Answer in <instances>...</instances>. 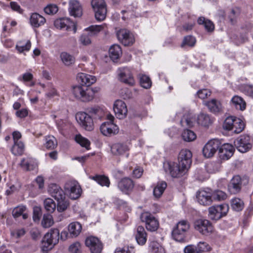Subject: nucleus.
I'll list each match as a JSON object with an SVG mask.
<instances>
[{"label": "nucleus", "mask_w": 253, "mask_h": 253, "mask_svg": "<svg viewBox=\"0 0 253 253\" xmlns=\"http://www.w3.org/2000/svg\"><path fill=\"white\" fill-rule=\"evenodd\" d=\"M59 231L57 228L51 229L43 237L42 241V250L46 253L58 243Z\"/></svg>", "instance_id": "obj_1"}, {"label": "nucleus", "mask_w": 253, "mask_h": 253, "mask_svg": "<svg viewBox=\"0 0 253 253\" xmlns=\"http://www.w3.org/2000/svg\"><path fill=\"white\" fill-rule=\"evenodd\" d=\"M190 228V224L187 220H182L174 227L171 235L173 239L179 242H185L187 232Z\"/></svg>", "instance_id": "obj_2"}, {"label": "nucleus", "mask_w": 253, "mask_h": 253, "mask_svg": "<svg viewBox=\"0 0 253 253\" xmlns=\"http://www.w3.org/2000/svg\"><path fill=\"white\" fill-rule=\"evenodd\" d=\"M72 93L78 99L83 102H88L93 98V91L84 85H78L72 88Z\"/></svg>", "instance_id": "obj_3"}, {"label": "nucleus", "mask_w": 253, "mask_h": 253, "mask_svg": "<svg viewBox=\"0 0 253 253\" xmlns=\"http://www.w3.org/2000/svg\"><path fill=\"white\" fill-rule=\"evenodd\" d=\"M107 118L108 121L101 124L100 130L103 135L110 136L117 134L119 131V127L113 123L114 117L111 114H108Z\"/></svg>", "instance_id": "obj_4"}, {"label": "nucleus", "mask_w": 253, "mask_h": 253, "mask_svg": "<svg viewBox=\"0 0 253 253\" xmlns=\"http://www.w3.org/2000/svg\"><path fill=\"white\" fill-rule=\"evenodd\" d=\"M91 6L95 13V17L98 21L104 20L106 16V4L104 0H92Z\"/></svg>", "instance_id": "obj_5"}, {"label": "nucleus", "mask_w": 253, "mask_h": 253, "mask_svg": "<svg viewBox=\"0 0 253 253\" xmlns=\"http://www.w3.org/2000/svg\"><path fill=\"white\" fill-rule=\"evenodd\" d=\"M228 210L227 204L212 206L209 208V216L212 220H217L225 216Z\"/></svg>", "instance_id": "obj_6"}, {"label": "nucleus", "mask_w": 253, "mask_h": 253, "mask_svg": "<svg viewBox=\"0 0 253 253\" xmlns=\"http://www.w3.org/2000/svg\"><path fill=\"white\" fill-rule=\"evenodd\" d=\"M76 119L83 129L89 131L93 130V119L88 113L84 112H78L76 115Z\"/></svg>", "instance_id": "obj_7"}, {"label": "nucleus", "mask_w": 253, "mask_h": 253, "mask_svg": "<svg viewBox=\"0 0 253 253\" xmlns=\"http://www.w3.org/2000/svg\"><path fill=\"white\" fill-rule=\"evenodd\" d=\"M194 226L196 230L205 236L211 235L214 230L211 223L207 219L196 220L194 223Z\"/></svg>", "instance_id": "obj_8"}, {"label": "nucleus", "mask_w": 253, "mask_h": 253, "mask_svg": "<svg viewBox=\"0 0 253 253\" xmlns=\"http://www.w3.org/2000/svg\"><path fill=\"white\" fill-rule=\"evenodd\" d=\"M164 168L166 172L169 171L172 177H180L187 173L188 170L180 167L179 164L174 163H166L164 164Z\"/></svg>", "instance_id": "obj_9"}, {"label": "nucleus", "mask_w": 253, "mask_h": 253, "mask_svg": "<svg viewBox=\"0 0 253 253\" xmlns=\"http://www.w3.org/2000/svg\"><path fill=\"white\" fill-rule=\"evenodd\" d=\"M234 145L239 151L245 153L252 148V140L249 135H243L235 140Z\"/></svg>", "instance_id": "obj_10"}, {"label": "nucleus", "mask_w": 253, "mask_h": 253, "mask_svg": "<svg viewBox=\"0 0 253 253\" xmlns=\"http://www.w3.org/2000/svg\"><path fill=\"white\" fill-rule=\"evenodd\" d=\"M140 219L142 222H145L146 229L151 232L156 231L159 226L158 220L150 213L143 212L140 215Z\"/></svg>", "instance_id": "obj_11"}, {"label": "nucleus", "mask_w": 253, "mask_h": 253, "mask_svg": "<svg viewBox=\"0 0 253 253\" xmlns=\"http://www.w3.org/2000/svg\"><path fill=\"white\" fill-rule=\"evenodd\" d=\"M192 154L188 149H182L179 153L178 161L179 166L186 169L188 170L192 164Z\"/></svg>", "instance_id": "obj_12"}, {"label": "nucleus", "mask_w": 253, "mask_h": 253, "mask_svg": "<svg viewBox=\"0 0 253 253\" xmlns=\"http://www.w3.org/2000/svg\"><path fill=\"white\" fill-rule=\"evenodd\" d=\"M117 36L119 41L125 46H130L134 42V38L130 32L123 29L117 32Z\"/></svg>", "instance_id": "obj_13"}, {"label": "nucleus", "mask_w": 253, "mask_h": 253, "mask_svg": "<svg viewBox=\"0 0 253 253\" xmlns=\"http://www.w3.org/2000/svg\"><path fill=\"white\" fill-rule=\"evenodd\" d=\"M64 187L72 199H76L80 196L82 190L77 181H68L65 183Z\"/></svg>", "instance_id": "obj_14"}, {"label": "nucleus", "mask_w": 253, "mask_h": 253, "mask_svg": "<svg viewBox=\"0 0 253 253\" xmlns=\"http://www.w3.org/2000/svg\"><path fill=\"white\" fill-rule=\"evenodd\" d=\"M221 143L218 139L211 140L205 145L203 149V153L206 158H210L213 156L216 152Z\"/></svg>", "instance_id": "obj_15"}, {"label": "nucleus", "mask_w": 253, "mask_h": 253, "mask_svg": "<svg viewBox=\"0 0 253 253\" xmlns=\"http://www.w3.org/2000/svg\"><path fill=\"white\" fill-rule=\"evenodd\" d=\"M118 72L119 79L121 82L130 86L134 84L135 81L130 70L128 68H120Z\"/></svg>", "instance_id": "obj_16"}, {"label": "nucleus", "mask_w": 253, "mask_h": 253, "mask_svg": "<svg viewBox=\"0 0 253 253\" xmlns=\"http://www.w3.org/2000/svg\"><path fill=\"white\" fill-rule=\"evenodd\" d=\"M85 245L89 248L91 253H101L103 245L98 238L90 236L87 237L85 242Z\"/></svg>", "instance_id": "obj_17"}, {"label": "nucleus", "mask_w": 253, "mask_h": 253, "mask_svg": "<svg viewBox=\"0 0 253 253\" xmlns=\"http://www.w3.org/2000/svg\"><path fill=\"white\" fill-rule=\"evenodd\" d=\"M134 186V182L128 177L121 179L118 183V188L125 194H129L132 191Z\"/></svg>", "instance_id": "obj_18"}, {"label": "nucleus", "mask_w": 253, "mask_h": 253, "mask_svg": "<svg viewBox=\"0 0 253 253\" xmlns=\"http://www.w3.org/2000/svg\"><path fill=\"white\" fill-rule=\"evenodd\" d=\"M113 109L117 118L119 119H123L127 115V109L126 105L121 100H117L115 102Z\"/></svg>", "instance_id": "obj_19"}, {"label": "nucleus", "mask_w": 253, "mask_h": 253, "mask_svg": "<svg viewBox=\"0 0 253 253\" xmlns=\"http://www.w3.org/2000/svg\"><path fill=\"white\" fill-rule=\"evenodd\" d=\"M242 181L239 175H235L230 180L228 185V191L231 194L239 193L242 188Z\"/></svg>", "instance_id": "obj_20"}, {"label": "nucleus", "mask_w": 253, "mask_h": 253, "mask_svg": "<svg viewBox=\"0 0 253 253\" xmlns=\"http://www.w3.org/2000/svg\"><path fill=\"white\" fill-rule=\"evenodd\" d=\"M234 148L228 143H225L219 146L218 154L220 158L223 160L229 159L234 154Z\"/></svg>", "instance_id": "obj_21"}, {"label": "nucleus", "mask_w": 253, "mask_h": 253, "mask_svg": "<svg viewBox=\"0 0 253 253\" xmlns=\"http://www.w3.org/2000/svg\"><path fill=\"white\" fill-rule=\"evenodd\" d=\"M196 197L198 202L204 206L210 205L212 202L211 193L205 190L199 191L197 193Z\"/></svg>", "instance_id": "obj_22"}, {"label": "nucleus", "mask_w": 253, "mask_h": 253, "mask_svg": "<svg viewBox=\"0 0 253 253\" xmlns=\"http://www.w3.org/2000/svg\"><path fill=\"white\" fill-rule=\"evenodd\" d=\"M77 78L81 85L86 86L87 87L96 81L95 76L83 73H78Z\"/></svg>", "instance_id": "obj_23"}, {"label": "nucleus", "mask_w": 253, "mask_h": 253, "mask_svg": "<svg viewBox=\"0 0 253 253\" xmlns=\"http://www.w3.org/2000/svg\"><path fill=\"white\" fill-rule=\"evenodd\" d=\"M48 191L51 196L56 200H61L62 198H65L64 191L56 184H50Z\"/></svg>", "instance_id": "obj_24"}, {"label": "nucleus", "mask_w": 253, "mask_h": 253, "mask_svg": "<svg viewBox=\"0 0 253 253\" xmlns=\"http://www.w3.org/2000/svg\"><path fill=\"white\" fill-rule=\"evenodd\" d=\"M69 10L71 16L80 17L82 15V8L81 5L77 0H71L69 1Z\"/></svg>", "instance_id": "obj_25"}, {"label": "nucleus", "mask_w": 253, "mask_h": 253, "mask_svg": "<svg viewBox=\"0 0 253 253\" xmlns=\"http://www.w3.org/2000/svg\"><path fill=\"white\" fill-rule=\"evenodd\" d=\"M54 26L57 29L68 30L71 26H74V24L69 18H62L57 19L54 21Z\"/></svg>", "instance_id": "obj_26"}, {"label": "nucleus", "mask_w": 253, "mask_h": 253, "mask_svg": "<svg viewBox=\"0 0 253 253\" xmlns=\"http://www.w3.org/2000/svg\"><path fill=\"white\" fill-rule=\"evenodd\" d=\"M197 123L205 127H208L211 126L213 119L209 114L201 113L197 117Z\"/></svg>", "instance_id": "obj_27"}, {"label": "nucleus", "mask_w": 253, "mask_h": 253, "mask_svg": "<svg viewBox=\"0 0 253 253\" xmlns=\"http://www.w3.org/2000/svg\"><path fill=\"white\" fill-rule=\"evenodd\" d=\"M128 150V146L126 144L121 143L114 144L111 147L112 153L116 156L123 155Z\"/></svg>", "instance_id": "obj_28"}, {"label": "nucleus", "mask_w": 253, "mask_h": 253, "mask_svg": "<svg viewBox=\"0 0 253 253\" xmlns=\"http://www.w3.org/2000/svg\"><path fill=\"white\" fill-rule=\"evenodd\" d=\"M135 239L139 245H144L147 241V233L144 228L142 226H138L136 229Z\"/></svg>", "instance_id": "obj_29"}, {"label": "nucleus", "mask_w": 253, "mask_h": 253, "mask_svg": "<svg viewBox=\"0 0 253 253\" xmlns=\"http://www.w3.org/2000/svg\"><path fill=\"white\" fill-rule=\"evenodd\" d=\"M45 21L44 17L37 13H33L30 19L31 25L35 28H38L43 25Z\"/></svg>", "instance_id": "obj_30"}, {"label": "nucleus", "mask_w": 253, "mask_h": 253, "mask_svg": "<svg viewBox=\"0 0 253 253\" xmlns=\"http://www.w3.org/2000/svg\"><path fill=\"white\" fill-rule=\"evenodd\" d=\"M204 104L209 110L213 113L219 112L221 110V105L219 101L213 99L210 101L205 102Z\"/></svg>", "instance_id": "obj_31"}, {"label": "nucleus", "mask_w": 253, "mask_h": 253, "mask_svg": "<svg viewBox=\"0 0 253 253\" xmlns=\"http://www.w3.org/2000/svg\"><path fill=\"white\" fill-rule=\"evenodd\" d=\"M82 225L78 222H73L68 226V230L72 237L78 236L81 232Z\"/></svg>", "instance_id": "obj_32"}, {"label": "nucleus", "mask_w": 253, "mask_h": 253, "mask_svg": "<svg viewBox=\"0 0 253 253\" xmlns=\"http://www.w3.org/2000/svg\"><path fill=\"white\" fill-rule=\"evenodd\" d=\"M122 53L121 48L118 44L112 45L109 49L110 58L113 62H115L116 60L119 59Z\"/></svg>", "instance_id": "obj_33"}, {"label": "nucleus", "mask_w": 253, "mask_h": 253, "mask_svg": "<svg viewBox=\"0 0 253 253\" xmlns=\"http://www.w3.org/2000/svg\"><path fill=\"white\" fill-rule=\"evenodd\" d=\"M25 150V145L23 142L18 141L14 142L11 147V151L15 156L22 155Z\"/></svg>", "instance_id": "obj_34"}, {"label": "nucleus", "mask_w": 253, "mask_h": 253, "mask_svg": "<svg viewBox=\"0 0 253 253\" xmlns=\"http://www.w3.org/2000/svg\"><path fill=\"white\" fill-rule=\"evenodd\" d=\"M167 187V184L165 181H162L157 183L153 189V195L156 198H159L164 193Z\"/></svg>", "instance_id": "obj_35"}, {"label": "nucleus", "mask_w": 253, "mask_h": 253, "mask_svg": "<svg viewBox=\"0 0 253 253\" xmlns=\"http://www.w3.org/2000/svg\"><path fill=\"white\" fill-rule=\"evenodd\" d=\"M231 208L235 211H241L244 207L243 201L239 198L235 197L230 201Z\"/></svg>", "instance_id": "obj_36"}, {"label": "nucleus", "mask_w": 253, "mask_h": 253, "mask_svg": "<svg viewBox=\"0 0 253 253\" xmlns=\"http://www.w3.org/2000/svg\"><path fill=\"white\" fill-rule=\"evenodd\" d=\"M106 27V25L105 24L100 25H91L87 28H86L85 31L88 32L90 35L92 37H93L96 36L100 32L104 30Z\"/></svg>", "instance_id": "obj_37"}, {"label": "nucleus", "mask_w": 253, "mask_h": 253, "mask_svg": "<svg viewBox=\"0 0 253 253\" xmlns=\"http://www.w3.org/2000/svg\"><path fill=\"white\" fill-rule=\"evenodd\" d=\"M231 101L237 109L243 111L246 109V103L242 97L236 95L232 98Z\"/></svg>", "instance_id": "obj_38"}, {"label": "nucleus", "mask_w": 253, "mask_h": 253, "mask_svg": "<svg viewBox=\"0 0 253 253\" xmlns=\"http://www.w3.org/2000/svg\"><path fill=\"white\" fill-rule=\"evenodd\" d=\"M90 178L95 180L102 186H105L108 187L110 186V180L108 177L105 175H96L90 176Z\"/></svg>", "instance_id": "obj_39"}, {"label": "nucleus", "mask_w": 253, "mask_h": 253, "mask_svg": "<svg viewBox=\"0 0 253 253\" xmlns=\"http://www.w3.org/2000/svg\"><path fill=\"white\" fill-rule=\"evenodd\" d=\"M139 82L142 87L144 88H149L152 85V82L150 78L144 74H139L138 75Z\"/></svg>", "instance_id": "obj_40"}, {"label": "nucleus", "mask_w": 253, "mask_h": 253, "mask_svg": "<svg viewBox=\"0 0 253 253\" xmlns=\"http://www.w3.org/2000/svg\"><path fill=\"white\" fill-rule=\"evenodd\" d=\"M86 111L89 115L91 117V118L93 117L94 119H101L103 114V112L101 109L98 107H90L86 109Z\"/></svg>", "instance_id": "obj_41"}, {"label": "nucleus", "mask_w": 253, "mask_h": 253, "mask_svg": "<svg viewBox=\"0 0 253 253\" xmlns=\"http://www.w3.org/2000/svg\"><path fill=\"white\" fill-rule=\"evenodd\" d=\"M44 145L48 149H53L57 146V142L53 136L49 135L45 137Z\"/></svg>", "instance_id": "obj_42"}, {"label": "nucleus", "mask_w": 253, "mask_h": 253, "mask_svg": "<svg viewBox=\"0 0 253 253\" xmlns=\"http://www.w3.org/2000/svg\"><path fill=\"white\" fill-rule=\"evenodd\" d=\"M237 118L234 116H229L226 118L223 123V128L227 130H232L234 124H235V119Z\"/></svg>", "instance_id": "obj_43"}, {"label": "nucleus", "mask_w": 253, "mask_h": 253, "mask_svg": "<svg viewBox=\"0 0 253 253\" xmlns=\"http://www.w3.org/2000/svg\"><path fill=\"white\" fill-rule=\"evenodd\" d=\"M183 139L187 142H190L194 140L196 138L195 133L190 129H185L181 134Z\"/></svg>", "instance_id": "obj_44"}, {"label": "nucleus", "mask_w": 253, "mask_h": 253, "mask_svg": "<svg viewBox=\"0 0 253 253\" xmlns=\"http://www.w3.org/2000/svg\"><path fill=\"white\" fill-rule=\"evenodd\" d=\"M91 37H92V36L90 35L88 32L85 31V32L80 37L79 41L80 43L83 45H88L91 42L90 39Z\"/></svg>", "instance_id": "obj_45"}, {"label": "nucleus", "mask_w": 253, "mask_h": 253, "mask_svg": "<svg viewBox=\"0 0 253 253\" xmlns=\"http://www.w3.org/2000/svg\"><path fill=\"white\" fill-rule=\"evenodd\" d=\"M44 206L45 209L49 213H52L56 209L55 203L50 198L46 199L44 201Z\"/></svg>", "instance_id": "obj_46"}, {"label": "nucleus", "mask_w": 253, "mask_h": 253, "mask_svg": "<svg viewBox=\"0 0 253 253\" xmlns=\"http://www.w3.org/2000/svg\"><path fill=\"white\" fill-rule=\"evenodd\" d=\"M235 123L232 130L235 133L238 134L244 130L245 126L243 121L239 118L235 119Z\"/></svg>", "instance_id": "obj_47"}, {"label": "nucleus", "mask_w": 253, "mask_h": 253, "mask_svg": "<svg viewBox=\"0 0 253 253\" xmlns=\"http://www.w3.org/2000/svg\"><path fill=\"white\" fill-rule=\"evenodd\" d=\"M75 140L81 146L85 147L87 150L89 149L90 143L87 139L83 137L80 134H79L76 136Z\"/></svg>", "instance_id": "obj_48"}, {"label": "nucleus", "mask_w": 253, "mask_h": 253, "mask_svg": "<svg viewBox=\"0 0 253 253\" xmlns=\"http://www.w3.org/2000/svg\"><path fill=\"white\" fill-rule=\"evenodd\" d=\"M212 201H222L224 200L227 198V194L221 190H216L211 193Z\"/></svg>", "instance_id": "obj_49"}, {"label": "nucleus", "mask_w": 253, "mask_h": 253, "mask_svg": "<svg viewBox=\"0 0 253 253\" xmlns=\"http://www.w3.org/2000/svg\"><path fill=\"white\" fill-rule=\"evenodd\" d=\"M196 42V40L195 37L192 36H187L184 38L181 46L183 47L185 45H187L190 47H193Z\"/></svg>", "instance_id": "obj_50"}, {"label": "nucleus", "mask_w": 253, "mask_h": 253, "mask_svg": "<svg viewBox=\"0 0 253 253\" xmlns=\"http://www.w3.org/2000/svg\"><path fill=\"white\" fill-rule=\"evenodd\" d=\"M53 224L52 216L50 214H44L42 221V225L44 228H49Z\"/></svg>", "instance_id": "obj_51"}, {"label": "nucleus", "mask_w": 253, "mask_h": 253, "mask_svg": "<svg viewBox=\"0 0 253 253\" xmlns=\"http://www.w3.org/2000/svg\"><path fill=\"white\" fill-rule=\"evenodd\" d=\"M31 46V43L30 41H28L26 43L24 44L20 42L16 46V48L19 53H24L25 51H28L30 50Z\"/></svg>", "instance_id": "obj_52"}, {"label": "nucleus", "mask_w": 253, "mask_h": 253, "mask_svg": "<svg viewBox=\"0 0 253 253\" xmlns=\"http://www.w3.org/2000/svg\"><path fill=\"white\" fill-rule=\"evenodd\" d=\"M57 210L59 212H63L67 210L69 206V203L65 200V198L61 200H57Z\"/></svg>", "instance_id": "obj_53"}, {"label": "nucleus", "mask_w": 253, "mask_h": 253, "mask_svg": "<svg viewBox=\"0 0 253 253\" xmlns=\"http://www.w3.org/2000/svg\"><path fill=\"white\" fill-rule=\"evenodd\" d=\"M149 248L151 253H164L163 249L156 242H151Z\"/></svg>", "instance_id": "obj_54"}, {"label": "nucleus", "mask_w": 253, "mask_h": 253, "mask_svg": "<svg viewBox=\"0 0 253 253\" xmlns=\"http://www.w3.org/2000/svg\"><path fill=\"white\" fill-rule=\"evenodd\" d=\"M26 210V207L24 206H17L13 210L12 212V215L15 218H17L21 216Z\"/></svg>", "instance_id": "obj_55"}, {"label": "nucleus", "mask_w": 253, "mask_h": 253, "mask_svg": "<svg viewBox=\"0 0 253 253\" xmlns=\"http://www.w3.org/2000/svg\"><path fill=\"white\" fill-rule=\"evenodd\" d=\"M240 13L241 10L239 7H235L231 9L228 15V17L232 24L234 23L236 18L240 15Z\"/></svg>", "instance_id": "obj_56"}, {"label": "nucleus", "mask_w": 253, "mask_h": 253, "mask_svg": "<svg viewBox=\"0 0 253 253\" xmlns=\"http://www.w3.org/2000/svg\"><path fill=\"white\" fill-rule=\"evenodd\" d=\"M31 159L29 158H23L20 163L21 166L26 170H31L34 169V166L31 164Z\"/></svg>", "instance_id": "obj_57"}, {"label": "nucleus", "mask_w": 253, "mask_h": 253, "mask_svg": "<svg viewBox=\"0 0 253 253\" xmlns=\"http://www.w3.org/2000/svg\"><path fill=\"white\" fill-rule=\"evenodd\" d=\"M58 10V7L55 4H50L47 5L44 8L45 13L48 15H53L57 13Z\"/></svg>", "instance_id": "obj_58"}, {"label": "nucleus", "mask_w": 253, "mask_h": 253, "mask_svg": "<svg viewBox=\"0 0 253 253\" xmlns=\"http://www.w3.org/2000/svg\"><path fill=\"white\" fill-rule=\"evenodd\" d=\"M180 124L183 126L192 127L193 126V121L190 117L184 115L180 121Z\"/></svg>", "instance_id": "obj_59"}, {"label": "nucleus", "mask_w": 253, "mask_h": 253, "mask_svg": "<svg viewBox=\"0 0 253 253\" xmlns=\"http://www.w3.org/2000/svg\"><path fill=\"white\" fill-rule=\"evenodd\" d=\"M60 57L63 62H74L75 58L73 56L67 52H62L60 54Z\"/></svg>", "instance_id": "obj_60"}, {"label": "nucleus", "mask_w": 253, "mask_h": 253, "mask_svg": "<svg viewBox=\"0 0 253 253\" xmlns=\"http://www.w3.org/2000/svg\"><path fill=\"white\" fill-rule=\"evenodd\" d=\"M42 210L40 207H35L33 209V218L34 221H39L42 216Z\"/></svg>", "instance_id": "obj_61"}, {"label": "nucleus", "mask_w": 253, "mask_h": 253, "mask_svg": "<svg viewBox=\"0 0 253 253\" xmlns=\"http://www.w3.org/2000/svg\"><path fill=\"white\" fill-rule=\"evenodd\" d=\"M196 247L201 253L210 251L211 249V247L206 242H200Z\"/></svg>", "instance_id": "obj_62"}, {"label": "nucleus", "mask_w": 253, "mask_h": 253, "mask_svg": "<svg viewBox=\"0 0 253 253\" xmlns=\"http://www.w3.org/2000/svg\"><path fill=\"white\" fill-rule=\"evenodd\" d=\"M69 251L71 253H81V244L79 242H76L69 247Z\"/></svg>", "instance_id": "obj_63"}, {"label": "nucleus", "mask_w": 253, "mask_h": 253, "mask_svg": "<svg viewBox=\"0 0 253 253\" xmlns=\"http://www.w3.org/2000/svg\"><path fill=\"white\" fill-rule=\"evenodd\" d=\"M184 253H201L196 246L192 245L187 246L184 249Z\"/></svg>", "instance_id": "obj_64"}]
</instances>
